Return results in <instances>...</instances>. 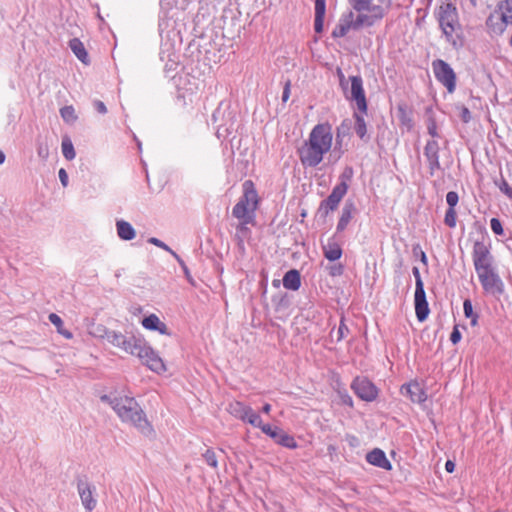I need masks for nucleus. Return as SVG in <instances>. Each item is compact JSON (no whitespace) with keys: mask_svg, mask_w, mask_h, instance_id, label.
I'll use <instances>...</instances> for the list:
<instances>
[{"mask_svg":"<svg viewBox=\"0 0 512 512\" xmlns=\"http://www.w3.org/2000/svg\"><path fill=\"white\" fill-rule=\"evenodd\" d=\"M353 9L357 12H363L365 10H370L372 0H349Z\"/></svg>","mask_w":512,"mask_h":512,"instance_id":"4c0bfd02","label":"nucleus"},{"mask_svg":"<svg viewBox=\"0 0 512 512\" xmlns=\"http://www.w3.org/2000/svg\"><path fill=\"white\" fill-rule=\"evenodd\" d=\"M37 154L42 159H47L49 156V149L47 145L39 144L37 148Z\"/></svg>","mask_w":512,"mask_h":512,"instance_id":"6e6d98bb","label":"nucleus"},{"mask_svg":"<svg viewBox=\"0 0 512 512\" xmlns=\"http://www.w3.org/2000/svg\"><path fill=\"white\" fill-rule=\"evenodd\" d=\"M508 25H512V16L502 13L498 9L491 13L486 20L489 32L495 35H502Z\"/></svg>","mask_w":512,"mask_h":512,"instance_id":"ddd939ff","label":"nucleus"},{"mask_svg":"<svg viewBox=\"0 0 512 512\" xmlns=\"http://www.w3.org/2000/svg\"><path fill=\"white\" fill-rule=\"evenodd\" d=\"M283 286L286 289L296 291L301 286V275L296 269H291L284 274Z\"/></svg>","mask_w":512,"mask_h":512,"instance_id":"393cba45","label":"nucleus"},{"mask_svg":"<svg viewBox=\"0 0 512 512\" xmlns=\"http://www.w3.org/2000/svg\"><path fill=\"white\" fill-rule=\"evenodd\" d=\"M463 311L466 318L472 317L475 313L473 311L472 302L470 299H465L463 302Z\"/></svg>","mask_w":512,"mask_h":512,"instance_id":"5fc2aeb1","label":"nucleus"},{"mask_svg":"<svg viewBox=\"0 0 512 512\" xmlns=\"http://www.w3.org/2000/svg\"><path fill=\"white\" fill-rule=\"evenodd\" d=\"M338 395L342 404L347 405L349 407H353V399L346 390H339Z\"/></svg>","mask_w":512,"mask_h":512,"instance_id":"09e8293b","label":"nucleus"},{"mask_svg":"<svg viewBox=\"0 0 512 512\" xmlns=\"http://www.w3.org/2000/svg\"><path fill=\"white\" fill-rule=\"evenodd\" d=\"M172 256L177 260V262L180 264V268L183 269L184 273H185V276L186 278L188 279V281H190L192 283V278H191V275H190V272H189V269L188 267L186 266L185 262L181 259V257L176 253V252H172Z\"/></svg>","mask_w":512,"mask_h":512,"instance_id":"8fccbe9b","label":"nucleus"},{"mask_svg":"<svg viewBox=\"0 0 512 512\" xmlns=\"http://www.w3.org/2000/svg\"><path fill=\"white\" fill-rule=\"evenodd\" d=\"M327 152L319 144L310 140L305 141L298 149L299 158L304 167H316Z\"/></svg>","mask_w":512,"mask_h":512,"instance_id":"39448f33","label":"nucleus"},{"mask_svg":"<svg viewBox=\"0 0 512 512\" xmlns=\"http://www.w3.org/2000/svg\"><path fill=\"white\" fill-rule=\"evenodd\" d=\"M349 130H350V126L346 125L344 123L341 124V126H339L337 128L336 141H335V147H334V153L338 151V154H337V156L335 158L336 161L343 154V150H342L343 137H345V136H347L349 134Z\"/></svg>","mask_w":512,"mask_h":512,"instance_id":"c756f323","label":"nucleus"},{"mask_svg":"<svg viewBox=\"0 0 512 512\" xmlns=\"http://www.w3.org/2000/svg\"><path fill=\"white\" fill-rule=\"evenodd\" d=\"M349 80L351 82L350 96L346 95V98L355 101L359 112L367 113V100L363 89L362 78L356 75L350 76Z\"/></svg>","mask_w":512,"mask_h":512,"instance_id":"f8f14e48","label":"nucleus"},{"mask_svg":"<svg viewBox=\"0 0 512 512\" xmlns=\"http://www.w3.org/2000/svg\"><path fill=\"white\" fill-rule=\"evenodd\" d=\"M61 184L66 187L68 185V174L64 168H61L58 172Z\"/></svg>","mask_w":512,"mask_h":512,"instance_id":"680f3d73","label":"nucleus"},{"mask_svg":"<svg viewBox=\"0 0 512 512\" xmlns=\"http://www.w3.org/2000/svg\"><path fill=\"white\" fill-rule=\"evenodd\" d=\"M458 109H459V117H460V119L464 123H468L471 120V112H470V110L466 106H464V105L458 107Z\"/></svg>","mask_w":512,"mask_h":512,"instance_id":"603ef678","label":"nucleus"},{"mask_svg":"<svg viewBox=\"0 0 512 512\" xmlns=\"http://www.w3.org/2000/svg\"><path fill=\"white\" fill-rule=\"evenodd\" d=\"M238 202H243L244 205L251 207L252 210L257 209L259 198L254 183L251 180H246L243 183V195Z\"/></svg>","mask_w":512,"mask_h":512,"instance_id":"6ab92c4d","label":"nucleus"},{"mask_svg":"<svg viewBox=\"0 0 512 512\" xmlns=\"http://www.w3.org/2000/svg\"><path fill=\"white\" fill-rule=\"evenodd\" d=\"M77 490L81 499V502L87 511H92L97 504L96 499L93 494L95 492V487L92 486L88 481L84 479H78L77 481Z\"/></svg>","mask_w":512,"mask_h":512,"instance_id":"dca6fc26","label":"nucleus"},{"mask_svg":"<svg viewBox=\"0 0 512 512\" xmlns=\"http://www.w3.org/2000/svg\"><path fill=\"white\" fill-rule=\"evenodd\" d=\"M461 340V332L459 331L457 326H454L451 334L450 341L455 345Z\"/></svg>","mask_w":512,"mask_h":512,"instance_id":"4d7b16f0","label":"nucleus"},{"mask_svg":"<svg viewBox=\"0 0 512 512\" xmlns=\"http://www.w3.org/2000/svg\"><path fill=\"white\" fill-rule=\"evenodd\" d=\"M414 306L416 317L419 322H423L429 315V305L426 299L424 284L415 286Z\"/></svg>","mask_w":512,"mask_h":512,"instance_id":"f3484780","label":"nucleus"},{"mask_svg":"<svg viewBox=\"0 0 512 512\" xmlns=\"http://www.w3.org/2000/svg\"><path fill=\"white\" fill-rule=\"evenodd\" d=\"M325 12V0H315L314 30L318 34L323 32Z\"/></svg>","mask_w":512,"mask_h":512,"instance_id":"5701e85b","label":"nucleus"},{"mask_svg":"<svg viewBox=\"0 0 512 512\" xmlns=\"http://www.w3.org/2000/svg\"><path fill=\"white\" fill-rule=\"evenodd\" d=\"M69 47L75 56L84 64L88 63V53L83 43L78 38H73L69 41Z\"/></svg>","mask_w":512,"mask_h":512,"instance_id":"c85d7f7f","label":"nucleus"},{"mask_svg":"<svg viewBox=\"0 0 512 512\" xmlns=\"http://www.w3.org/2000/svg\"><path fill=\"white\" fill-rule=\"evenodd\" d=\"M366 461L376 467L382 468L384 470H391L392 465L390 461L387 459L386 454L380 448H374L370 452L366 454Z\"/></svg>","mask_w":512,"mask_h":512,"instance_id":"412c9836","label":"nucleus"},{"mask_svg":"<svg viewBox=\"0 0 512 512\" xmlns=\"http://www.w3.org/2000/svg\"><path fill=\"white\" fill-rule=\"evenodd\" d=\"M202 456H203V458L205 459L206 463L209 466H211L213 468H217V464H218L217 457H216L215 452L213 450L207 449L205 451V453H203Z\"/></svg>","mask_w":512,"mask_h":512,"instance_id":"79ce46f5","label":"nucleus"},{"mask_svg":"<svg viewBox=\"0 0 512 512\" xmlns=\"http://www.w3.org/2000/svg\"><path fill=\"white\" fill-rule=\"evenodd\" d=\"M352 176H353V169L352 167H346L343 172L341 173L339 179H340V182L339 183H344L345 186H346V192L348 191V183L351 181L352 179Z\"/></svg>","mask_w":512,"mask_h":512,"instance_id":"37998d69","label":"nucleus"},{"mask_svg":"<svg viewBox=\"0 0 512 512\" xmlns=\"http://www.w3.org/2000/svg\"><path fill=\"white\" fill-rule=\"evenodd\" d=\"M250 406H247L243 404L242 402L236 401L234 403H231L229 405V411L232 415H234L236 418L244 419V415H246L247 411Z\"/></svg>","mask_w":512,"mask_h":512,"instance_id":"72a5a7b5","label":"nucleus"},{"mask_svg":"<svg viewBox=\"0 0 512 512\" xmlns=\"http://www.w3.org/2000/svg\"><path fill=\"white\" fill-rule=\"evenodd\" d=\"M327 270L332 277L341 276L344 272V266L341 263H335L328 266Z\"/></svg>","mask_w":512,"mask_h":512,"instance_id":"c03bdc74","label":"nucleus"},{"mask_svg":"<svg viewBox=\"0 0 512 512\" xmlns=\"http://www.w3.org/2000/svg\"><path fill=\"white\" fill-rule=\"evenodd\" d=\"M249 424H251L254 427H258L261 430H262V427L266 425L262 422V419L258 413L256 415H252V419H250Z\"/></svg>","mask_w":512,"mask_h":512,"instance_id":"13d9d810","label":"nucleus"},{"mask_svg":"<svg viewBox=\"0 0 512 512\" xmlns=\"http://www.w3.org/2000/svg\"><path fill=\"white\" fill-rule=\"evenodd\" d=\"M62 153L67 160H73L76 156L74 146L68 137L62 140Z\"/></svg>","mask_w":512,"mask_h":512,"instance_id":"f704fd0d","label":"nucleus"},{"mask_svg":"<svg viewBox=\"0 0 512 512\" xmlns=\"http://www.w3.org/2000/svg\"><path fill=\"white\" fill-rule=\"evenodd\" d=\"M116 228L117 234L122 240L129 241L135 238V229L129 222L124 220H118L116 222Z\"/></svg>","mask_w":512,"mask_h":512,"instance_id":"bb28decb","label":"nucleus"},{"mask_svg":"<svg viewBox=\"0 0 512 512\" xmlns=\"http://www.w3.org/2000/svg\"><path fill=\"white\" fill-rule=\"evenodd\" d=\"M48 318L50 322L56 326L59 334L64 336L66 339H71L73 337V334L63 327V321L60 316L55 313H51Z\"/></svg>","mask_w":512,"mask_h":512,"instance_id":"473e14b6","label":"nucleus"},{"mask_svg":"<svg viewBox=\"0 0 512 512\" xmlns=\"http://www.w3.org/2000/svg\"><path fill=\"white\" fill-rule=\"evenodd\" d=\"M472 259L477 274L494 268V258L490 252V246L483 241L474 242Z\"/></svg>","mask_w":512,"mask_h":512,"instance_id":"423d86ee","label":"nucleus"},{"mask_svg":"<svg viewBox=\"0 0 512 512\" xmlns=\"http://www.w3.org/2000/svg\"><path fill=\"white\" fill-rule=\"evenodd\" d=\"M290 86H291L290 80L286 81L284 88H283V93H282V101L284 103L287 102L290 97Z\"/></svg>","mask_w":512,"mask_h":512,"instance_id":"052dcab7","label":"nucleus"},{"mask_svg":"<svg viewBox=\"0 0 512 512\" xmlns=\"http://www.w3.org/2000/svg\"><path fill=\"white\" fill-rule=\"evenodd\" d=\"M160 322L161 321L157 315L150 314L149 316L143 318L142 325L148 330L155 331L158 328Z\"/></svg>","mask_w":512,"mask_h":512,"instance_id":"e433bc0d","label":"nucleus"},{"mask_svg":"<svg viewBox=\"0 0 512 512\" xmlns=\"http://www.w3.org/2000/svg\"><path fill=\"white\" fill-rule=\"evenodd\" d=\"M401 393L407 395L414 403H422L427 398L425 391L418 382H410L403 385Z\"/></svg>","mask_w":512,"mask_h":512,"instance_id":"aec40b11","label":"nucleus"},{"mask_svg":"<svg viewBox=\"0 0 512 512\" xmlns=\"http://www.w3.org/2000/svg\"><path fill=\"white\" fill-rule=\"evenodd\" d=\"M440 147L438 141L432 139L428 140L424 147V156L428 163L429 173L431 176L435 174L437 170L441 169L439 162Z\"/></svg>","mask_w":512,"mask_h":512,"instance_id":"2eb2a0df","label":"nucleus"},{"mask_svg":"<svg viewBox=\"0 0 512 512\" xmlns=\"http://www.w3.org/2000/svg\"><path fill=\"white\" fill-rule=\"evenodd\" d=\"M397 115L400 121V124L407 128V130H411L414 126V122L411 117V112L408 111L405 105H399L397 108Z\"/></svg>","mask_w":512,"mask_h":512,"instance_id":"7c9ffc66","label":"nucleus"},{"mask_svg":"<svg viewBox=\"0 0 512 512\" xmlns=\"http://www.w3.org/2000/svg\"><path fill=\"white\" fill-rule=\"evenodd\" d=\"M357 208L355 206L354 201L347 200L342 208L341 216L339 218V221L337 223L336 231L337 232H343L351 219L353 218L354 214H356Z\"/></svg>","mask_w":512,"mask_h":512,"instance_id":"4be33fe9","label":"nucleus"},{"mask_svg":"<svg viewBox=\"0 0 512 512\" xmlns=\"http://www.w3.org/2000/svg\"><path fill=\"white\" fill-rule=\"evenodd\" d=\"M456 220H457V213L455 208H448L445 217H444V223L449 228H454L456 226Z\"/></svg>","mask_w":512,"mask_h":512,"instance_id":"58836bf2","label":"nucleus"},{"mask_svg":"<svg viewBox=\"0 0 512 512\" xmlns=\"http://www.w3.org/2000/svg\"><path fill=\"white\" fill-rule=\"evenodd\" d=\"M412 273L415 277V286H418V285H423V281H422V278H421V275H420V271L418 269V267H413L412 268Z\"/></svg>","mask_w":512,"mask_h":512,"instance_id":"0e129e2a","label":"nucleus"},{"mask_svg":"<svg viewBox=\"0 0 512 512\" xmlns=\"http://www.w3.org/2000/svg\"><path fill=\"white\" fill-rule=\"evenodd\" d=\"M239 220H240V223L237 225L236 230H237V236L239 237L240 241H242V238L246 237L250 233V230L247 227V225L248 224L253 225L254 222H246V219H239Z\"/></svg>","mask_w":512,"mask_h":512,"instance_id":"ea45409f","label":"nucleus"},{"mask_svg":"<svg viewBox=\"0 0 512 512\" xmlns=\"http://www.w3.org/2000/svg\"><path fill=\"white\" fill-rule=\"evenodd\" d=\"M105 335L100 334L101 337H106L108 342L113 346L120 348L121 345L125 343V335L116 331H108L103 329Z\"/></svg>","mask_w":512,"mask_h":512,"instance_id":"2f4dec72","label":"nucleus"},{"mask_svg":"<svg viewBox=\"0 0 512 512\" xmlns=\"http://www.w3.org/2000/svg\"><path fill=\"white\" fill-rule=\"evenodd\" d=\"M346 186L344 183H338L333 189L330 195L321 201L318 208V214L326 218L329 213L335 211L343 197L346 195Z\"/></svg>","mask_w":512,"mask_h":512,"instance_id":"1a4fd4ad","label":"nucleus"},{"mask_svg":"<svg viewBox=\"0 0 512 512\" xmlns=\"http://www.w3.org/2000/svg\"><path fill=\"white\" fill-rule=\"evenodd\" d=\"M155 331H158L164 335H171V332L169 331L167 325L162 321L159 323L158 328Z\"/></svg>","mask_w":512,"mask_h":512,"instance_id":"69168bd1","label":"nucleus"},{"mask_svg":"<svg viewBox=\"0 0 512 512\" xmlns=\"http://www.w3.org/2000/svg\"><path fill=\"white\" fill-rule=\"evenodd\" d=\"M490 227L496 235L501 236L504 234L502 223L498 218H492L490 220Z\"/></svg>","mask_w":512,"mask_h":512,"instance_id":"a18cd8bd","label":"nucleus"},{"mask_svg":"<svg viewBox=\"0 0 512 512\" xmlns=\"http://www.w3.org/2000/svg\"><path fill=\"white\" fill-rule=\"evenodd\" d=\"M445 469L448 473H452L455 470V463L451 460H447L445 463Z\"/></svg>","mask_w":512,"mask_h":512,"instance_id":"774afa93","label":"nucleus"},{"mask_svg":"<svg viewBox=\"0 0 512 512\" xmlns=\"http://www.w3.org/2000/svg\"><path fill=\"white\" fill-rule=\"evenodd\" d=\"M247 413L244 415V419L242 421L250 423V419H252V415H256L257 413L253 411L251 407H249L248 410H246Z\"/></svg>","mask_w":512,"mask_h":512,"instance_id":"338daca9","label":"nucleus"},{"mask_svg":"<svg viewBox=\"0 0 512 512\" xmlns=\"http://www.w3.org/2000/svg\"><path fill=\"white\" fill-rule=\"evenodd\" d=\"M494 183L503 194L512 200V187H510L508 182L502 176L500 181H494Z\"/></svg>","mask_w":512,"mask_h":512,"instance_id":"a19ab883","label":"nucleus"},{"mask_svg":"<svg viewBox=\"0 0 512 512\" xmlns=\"http://www.w3.org/2000/svg\"><path fill=\"white\" fill-rule=\"evenodd\" d=\"M351 389L357 397L366 402H372L378 396V388L367 377L354 378Z\"/></svg>","mask_w":512,"mask_h":512,"instance_id":"9d476101","label":"nucleus"},{"mask_svg":"<svg viewBox=\"0 0 512 512\" xmlns=\"http://www.w3.org/2000/svg\"><path fill=\"white\" fill-rule=\"evenodd\" d=\"M238 202H243L244 205L251 207L252 210L257 209L259 198L254 183L251 180H246L243 183V195Z\"/></svg>","mask_w":512,"mask_h":512,"instance_id":"a211bd4d","label":"nucleus"},{"mask_svg":"<svg viewBox=\"0 0 512 512\" xmlns=\"http://www.w3.org/2000/svg\"><path fill=\"white\" fill-rule=\"evenodd\" d=\"M120 348L131 355L137 356L142 364L152 371L158 374L166 371L163 360L143 339L133 335L129 337L125 335V343Z\"/></svg>","mask_w":512,"mask_h":512,"instance_id":"7ed1b4c3","label":"nucleus"},{"mask_svg":"<svg viewBox=\"0 0 512 512\" xmlns=\"http://www.w3.org/2000/svg\"><path fill=\"white\" fill-rule=\"evenodd\" d=\"M348 331H349L348 327L345 325V323L342 319L339 324L338 331H337V334H338L337 340L338 341L342 340L345 337V333H347Z\"/></svg>","mask_w":512,"mask_h":512,"instance_id":"bf43d9fd","label":"nucleus"},{"mask_svg":"<svg viewBox=\"0 0 512 512\" xmlns=\"http://www.w3.org/2000/svg\"><path fill=\"white\" fill-rule=\"evenodd\" d=\"M363 113H354V130L357 136L363 140L364 142H368L370 140V136L367 134V126L365 119L362 115Z\"/></svg>","mask_w":512,"mask_h":512,"instance_id":"cd10ccee","label":"nucleus"},{"mask_svg":"<svg viewBox=\"0 0 512 512\" xmlns=\"http://www.w3.org/2000/svg\"><path fill=\"white\" fill-rule=\"evenodd\" d=\"M101 401L111 405L113 410L124 422L134 425L141 433L146 436L153 434L152 425L147 420L144 411L133 397H114L108 395L101 396Z\"/></svg>","mask_w":512,"mask_h":512,"instance_id":"f03ea898","label":"nucleus"},{"mask_svg":"<svg viewBox=\"0 0 512 512\" xmlns=\"http://www.w3.org/2000/svg\"><path fill=\"white\" fill-rule=\"evenodd\" d=\"M232 215L237 219H246V222H254L255 210L244 205L243 202H237L232 209Z\"/></svg>","mask_w":512,"mask_h":512,"instance_id":"b1692460","label":"nucleus"},{"mask_svg":"<svg viewBox=\"0 0 512 512\" xmlns=\"http://www.w3.org/2000/svg\"><path fill=\"white\" fill-rule=\"evenodd\" d=\"M458 201H459V196H458L457 192L449 191L446 194V202H447L449 208H455V206L457 205Z\"/></svg>","mask_w":512,"mask_h":512,"instance_id":"de8ad7c7","label":"nucleus"},{"mask_svg":"<svg viewBox=\"0 0 512 512\" xmlns=\"http://www.w3.org/2000/svg\"><path fill=\"white\" fill-rule=\"evenodd\" d=\"M323 253L329 261H336L342 256V248L334 240L330 239L326 245H323Z\"/></svg>","mask_w":512,"mask_h":512,"instance_id":"a878e982","label":"nucleus"},{"mask_svg":"<svg viewBox=\"0 0 512 512\" xmlns=\"http://www.w3.org/2000/svg\"><path fill=\"white\" fill-rule=\"evenodd\" d=\"M497 8L502 13H507L512 16V0H504L500 1L497 5Z\"/></svg>","mask_w":512,"mask_h":512,"instance_id":"49530a36","label":"nucleus"},{"mask_svg":"<svg viewBox=\"0 0 512 512\" xmlns=\"http://www.w3.org/2000/svg\"><path fill=\"white\" fill-rule=\"evenodd\" d=\"M62 119L67 123H73L77 120V115L73 106H64L60 109Z\"/></svg>","mask_w":512,"mask_h":512,"instance_id":"c9c22d12","label":"nucleus"},{"mask_svg":"<svg viewBox=\"0 0 512 512\" xmlns=\"http://www.w3.org/2000/svg\"><path fill=\"white\" fill-rule=\"evenodd\" d=\"M308 140L316 142L324 150L329 151L332 146V127L328 123L317 124L309 134Z\"/></svg>","mask_w":512,"mask_h":512,"instance_id":"9b49d317","label":"nucleus"},{"mask_svg":"<svg viewBox=\"0 0 512 512\" xmlns=\"http://www.w3.org/2000/svg\"><path fill=\"white\" fill-rule=\"evenodd\" d=\"M478 278L485 293L495 297H499L504 293V283L496 272L495 267L478 273Z\"/></svg>","mask_w":512,"mask_h":512,"instance_id":"0eeeda50","label":"nucleus"},{"mask_svg":"<svg viewBox=\"0 0 512 512\" xmlns=\"http://www.w3.org/2000/svg\"><path fill=\"white\" fill-rule=\"evenodd\" d=\"M148 242L150 244H153L167 252H169L172 255V252H174L168 245H166L163 241L159 240L158 238L151 237L148 239Z\"/></svg>","mask_w":512,"mask_h":512,"instance_id":"3c124183","label":"nucleus"},{"mask_svg":"<svg viewBox=\"0 0 512 512\" xmlns=\"http://www.w3.org/2000/svg\"><path fill=\"white\" fill-rule=\"evenodd\" d=\"M392 0H377V4L372 5L368 13L359 12L354 19L353 12L343 15L339 23L332 31L333 38L344 37L350 29L358 30L361 27H372L378 24L390 11Z\"/></svg>","mask_w":512,"mask_h":512,"instance_id":"f257e3e1","label":"nucleus"},{"mask_svg":"<svg viewBox=\"0 0 512 512\" xmlns=\"http://www.w3.org/2000/svg\"><path fill=\"white\" fill-rule=\"evenodd\" d=\"M262 432L272 438L275 443L283 447L290 449H295L297 447L294 437L279 427H272L268 424L262 427Z\"/></svg>","mask_w":512,"mask_h":512,"instance_id":"4468645a","label":"nucleus"},{"mask_svg":"<svg viewBox=\"0 0 512 512\" xmlns=\"http://www.w3.org/2000/svg\"><path fill=\"white\" fill-rule=\"evenodd\" d=\"M436 79L452 93L456 87V75L450 65L444 60L437 59L432 63Z\"/></svg>","mask_w":512,"mask_h":512,"instance_id":"6e6552de","label":"nucleus"},{"mask_svg":"<svg viewBox=\"0 0 512 512\" xmlns=\"http://www.w3.org/2000/svg\"><path fill=\"white\" fill-rule=\"evenodd\" d=\"M436 17L444 35L450 41L453 33L459 26L456 7L451 2H443L436 12Z\"/></svg>","mask_w":512,"mask_h":512,"instance_id":"20e7f679","label":"nucleus"},{"mask_svg":"<svg viewBox=\"0 0 512 512\" xmlns=\"http://www.w3.org/2000/svg\"><path fill=\"white\" fill-rule=\"evenodd\" d=\"M93 106L101 114H105L107 112L105 104L100 100H95L93 102Z\"/></svg>","mask_w":512,"mask_h":512,"instance_id":"e2e57ef3","label":"nucleus"},{"mask_svg":"<svg viewBox=\"0 0 512 512\" xmlns=\"http://www.w3.org/2000/svg\"><path fill=\"white\" fill-rule=\"evenodd\" d=\"M427 130L431 137H433V138L439 137V134L437 131V124L433 117H431L428 121Z\"/></svg>","mask_w":512,"mask_h":512,"instance_id":"864d4df0","label":"nucleus"}]
</instances>
